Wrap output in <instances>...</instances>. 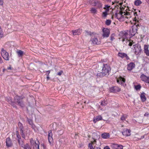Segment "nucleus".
<instances>
[{
    "label": "nucleus",
    "mask_w": 149,
    "mask_h": 149,
    "mask_svg": "<svg viewBox=\"0 0 149 149\" xmlns=\"http://www.w3.org/2000/svg\"><path fill=\"white\" fill-rule=\"evenodd\" d=\"M112 4H115V7L118 8L119 7L120 8V10H118L115 14V16L120 21H123L125 20L126 19H129L131 17V15L133 13L134 16L137 15L136 12L132 13L130 10H127V9L125 10H122L121 8V6L123 3H119L117 1L112 2Z\"/></svg>",
    "instance_id": "obj_1"
},
{
    "label": "nucleus",
    "mask_w": 149,
    "mask_h": 149,
    "mask_svg": "<svg viewBox=\"0 0 149 149\" xmlns=\"http://www.w3.org/2000/svg\"><path fill=\"white\" fill-rule=\"evenodd\" d=\"M132 49L135 55H139L140 54L141 49L140 45L136 44L133 45Z\"/></svg>",
    "instance_id": "obj_2"
},
{
    "label": "nucleus",
    "mask_w": 149,
    "mask_h": 149,
    "mask_svg": "<svg viewBox=\"0 0 149 149\" xmlns=\"http://www.w3.org/2000/svg\"><path fill=\"white\" fill-rule=\"evenodd\" d=\"M110 70V67L107 64L103 65V66L102 69V71L101 72L103 76H105L108 74V73Z\"/></svg>",
    "instance_id": "obj_3"
},
{
    "label": "nucleus",
    "mask_w": 149,
    "mask_h": 149,
    "mask_svg": "<svg viewBox=\"0 0 149 149\" xmlns=\"http://www.w3.org/2000/svg\"><path fill=\"white\" fill-rule=\"evenodd\" d=\"M1 54L3 58L6 60L8 61L9 60L10 57L8 53L3 49H1Z\"/></svg>",
    "instance_id": "obj_4"
},
{
    "label": "nucleus",
    "mask_w": 149,
    "mask_h": 149,
    "mask_svg": "<svg viewBox=\"0 0 149 149\" xmlns=\"http://www.w3.org/2000/svg\"><path fill=\"white\" fill-rule=\"evenodd\" d=\"M30 141L31 145L33 146L34 148H37V149H39V143L37 139L35 141L33 139L31 138L30 140Z\"/></svg>",
    "instance_id": "obj_5"
},
{
    "label": "nucleus",
    "mask_w": 149,
    "mask_h": 149,
    "mask_svg": "<svg viewBox=\"0 0 149 149\" xmlns=\"http://www.w3.org/2000/svg\"><path fill=\"white\" fill-rule=\"evenodd\" d=\"M110 8V6L108 5H106L104 8V9L105 10V11L102 13V16L104 18H105L107 17L108 14V12Z\"/></svg>",
    "instance_id": "obj_6"
},
{
    "label": "nucleus",
    "mask_w": 149,
    "mask_h": 149,
    "mask_svg": "<svg viewBox=\"0 0 149 149\" xmlns=\"http://www.w3.org/2000/svg\"><path fill=\"white\" fill-rule=\"evenodd\" d=\"M15 102H17L18 104L21 107H23V104L22 102L20 97L18 96H16L14 98Z\"/></svg>",
    "instance_id": "obj_7"
},
{
    "label": "nucleus",
    "mask_w": 149,
    "mask_h": 149,
    "mask_svg": "<svg viewBox=\"0 0 149 149\" xmlns=\"http://www.w3.org/2000/svg\"><path fill=\"white\" fill-rule=\"evenodd\" d=\"M103 34L102 36L104 37H108L109 35L110 31L107 28H104L103 29Z\"/></svg>",
    "instance_id": "obj_8"
},
{
    "label": "nucleus",
    "mask_w": 149,
    "mask_h": 149,
    "mask_svg": "<svg viewBox=\"0 0 149 149\" xmlns=\"http://www.w3.org/2000/svg\"><path fill=\"white\" fill-rule=\"evenodd\" d=\"M137 30V28L136 26H133L132 29L130 30V32L131 35L134 36L136 33Z\"/></svg>",
    "instance_id": "obj_9"
},
{
    "label": "nucleus",
    "mask_w": 149,
    "mask_h": 149,
    "mask_svg": "<svg viewBox=\"0 0 149 149\" xmlns=\"http://www.w3.org/2000/svg\"><path fill=\"white\" fill-rule=\"evenodd\" d=\"M118 56L119 57L121 58H125L127 60L129 59L127 54L124 53L119 52L118 53Z\"/></svg>",
    "instance_id": "obj_10"
},
{
    "label": "nucleus",
    "mask_w": 149,
    "mask_h": 149,
    "mask_svg": "<svg viewBox=\"0 0 149 149\" xmlns=\"http://www.w3.org/2000/svg\"><path fill=\"white\" fill-rule=\"evenodd\" d=\"M120 90V88L117 86L112 87L109 88V91L111 92H117L119 91Z\"/></svg>",
    "instance_id": "obj_11"
},
{
    "label": "nucleus",
    "mask_w": 149,
    "mask_h": 149,
    "mask_svg": "<svg viewBox=\"0 0 149 149\" xmlns=\"http://www.w3.org/2000/svg\"><path fill=\"white\" fill-rule=\"evenodd\" d=\"M48 141L50 144L52 143L53 142V139L52 138V134L51 131L50 130L48 132Z\"/></svg>",
    "instance_id": "obj_12"
},
{
    "label": "nucleus",
    "mask_w": 149,
    "mask_h": 149,
    "mask_svg": "<svg viewBox=\"0 0 149 149\" xmlns=\"http://www.w3.org/2000/svg\"><path fill=\"white\" fill-rule=\"evenodd\" d=\"M130 130L127 129H125L122 132L123 134L126 136H128L130 135Z\"/></svg>",
    "instance_id": "obj_13"
},
{
    "label": "nucleus",
    "mask_w": 149,
    "mask_h": 149,
    "mask_svg": "<svg viewBox=\"0 0 149 149\" xmlns=\"http://www.w3.org/2000/svg\"><path fill=\"white\" fill-rule=\"evenodd\" d=\"M111 147L113 149H123V147L122 145L116 144H113L111 145Z\"/></svg>",
    "instance_id": "obj_14"
},
{
    "label": "nucleus",
    "mask_w": 149,
    "mask_h": 149,
    "mask_svg": "<svg viewBox=\"0 0 149 149\" xmlns=\"http://www.w3.org/2000/svg\"><path fill=\"white\" fill-rule=\"evenodd\" d=\"M149 45H145L144 46V51L146 54L148 56H149V50L148 49Z\"/></svg>",
    "instance_id": "obj_15"
},
{
    "label": "nucleus",
    "mask_w": 149,
    "mask_h": 149,
    "mask_svg": "<svg viewBox=\"0 0 149 149\" xmlns=\"http://www.w3.org/2000/svg\"><path fill=\"white\" fill-rule=\"evenodd\" d=\"M72 33L74 35H79L82 32V30L81 29H79L72 31Z\"/></svg>",
    "instance_id": "obj_16"
},
{
    "label": "nucleus",
    "mask_w": 149,
    "mask_h": 149,
    "mask_svg": "<svg viewBox=\"0 0 149 149\" xmlns=\"http://www.w3.org/2000/svg\"><path fill=\"white\" fill-rule=\"evenodd\" d=\"M117 82L119 84L123 85L125 83V80L124 78L120 77L117 79Z\"/></svg>",
    "instance_id": "obj_17"
},
{
    "label": "nucleus",
    "mask_w": 149,
    "mask_h": 149,
    "mask_svg": "<svg viewBox=\"0 0 149 149\" xmlns=\"http://www.w3.org/2000/svg\"><path fill=\"white\" fill-rule=\"evenodd\" d=\"M6 146L8 147H10L12 146V143L11 139L10 138H7L6 139Z\"/></svg>",
    "instance_id": "obj_18"
},
{
    "label": "nucleus",
    "mask_w": 149,
    "mask_h": 149,
    "mask_svg": "<svg viewBox=\"0 0 149 149\" xmlns=\"http://www.w3.org/2000/svg\"><path fill=\"white\" fill-rule=\"evenodd\" d=\"M102 119V117L100 115H99L93 118V122L95 123L101 120Z\"/></svg>",
    "instance_id": "obj_19"
},
{
    "label": "nucleus",
    "mask_w": 149,
    "mask_h": 149,
    "mask_svg": "<svg viewBox=\"0 0 149 149\" xmlns=\"http://www.w3.org/2000/svg\"><path fill=\"white\" fill-rule=\"evenodd\" d=\"M93 43L94 44H98L100 43V41L98 40L96 37H94L91 39Z\"/></svg>",
    "instance_id": "obj_20"
},
{
    "label": "nucleus",
    "mask_w": 149,
    "mask_h": 149,
    "mask_svg": "<svg viewBox=\"0 0 149 149\" xmlns=\"http://www.w3.org/2000/svg\"><path fill=\"white\" fill-rule=\"evenodd\" d=\"M135 67V64L133 63H129L127 66V69L128 70L130 71Z\"/></svg>",
    "instance_id": "obj_21"
},
{
    "label": "nucleus",
    "mask_w": 149,
    "mask_h": 149,
    "mask_svg": "<svg viewBox=\"0 0 149 149\" xmlns=\"http://www.w3.org/2000/svg\"><path fill=\"white\" fill-rule=\"evenodd\" d=\"M102 136L104 139H107L109 137V133H104L102 134Z\"/></svg>",
    "instance_id": "obj_22"
},
{
    "label": "nucleus",
    "mask_w": 149,
    "mask_h": 149,
    "mask_svg": "<svg viewBox=\"0 0 149 149\" xmlns=\"http://www.w3.org/2000/svg\"><path fill=\"white\" fill-rule=\"evenodd\" d=\"M16 135H17V137L18 139V143H19V145L20 146H21L22 147H23V141H22L21 142H20V140H21V139L20 138V136L19 135V134H18L17 133V134H16Z\"/></svg>",
    "instance_id": "obj_23"
},
{
    "label": "nucleus",
    "mask_w": 149,
    "mask_h": 149,
    "mask_svg": "<svg viewBox=\"0 0 149 149\" xmlns=\"http://www.w3.org/2000/svg\"><path fill=\"white\" fill-rule=\"evenodd\" d=\"M140 97L142 101L144 102L146 100V98L145 96V94L144 93H142L141 94Z\"/></svg>",
    "instance_id": "obj_24"
},
{
    "label": "nucleus",
    "mask_w": 149,
    "mask_h": 149,
    "mask_svg": "<svg viewBox=\"0 0 149 149\" xmlns=\"http://www.w3.org/2000/svg\"><path fill=\"white\" fill-rule=\"evenodd\" d=\"M16 52L19 57L22 56L24 54V52L21 50H19L17 51Z\"/></svg>",
    "instance_id": "obj_25"
},
{
    "label": "nucleus",
    "mask_w": 149,
    "mask_h": 149,
    "mask_svg": "<svg viewBox=\"0 0 149 149\" xmlns=\"http://www.w3.org/2000/svg\"><path fill=\"white\" fill-rule=\"evenodd\" d=\"M148 77L146 76L144 74H142L140 76L141 79L143 81L145 82L146 80L147 79Z\"/></svg>",
    "instance_id": "obj_26"
},
{
    "label": "nucleus",
    "mask_w": 149,
    "mask_h": 149,
    "mask_svg": "<svg viewBox=\"0 0 149 149\" xmlns=\"http://www.w3.org/2000/svg\"><path fill=\"white\" fill-rule=\"evenodd\" d=\"M141 3L142 2L140 0H136L134 2V5L136 6H139Z\"/></svg>",
    "instance_id": "obj_27"
},
{
    "label": "nucleus",
    "mask_w": 149,
    "mask_h": 149,
    "mask_svg": "<svg viewBox=\"0 0 149 149\" xmlns=\"http://www.w3.org/2000/svg\"><path fill=\"white\" fill-rule=\"evenodd\" d=\"M96 142V140L95 139L93 141H91V143H89L88 145V147L90 149H94L93 147L92 144Z\"/></svg>",
    "instance_id": "obj_28"
},
{
    "label": "nucleus",
    "mask_w": 149,
    "mask_h": 149,
    "mask_svg": "<svg viewBox=\"0 0 149 149\" xmlns=\"http://www.w3.org/2000/svg\"><path fill=\"white\" fill-rule=\"evenodd\" d=\"M127 116L126 115H123L121 117L120 119L123 122H124L126 120V119L127 118Z\"/></svg>",
    "instance_id": "obj_29"
},
{
    "label": "nucleus",
    "mask_w": 149,
    "mask_h": 149,
    "mask_svg": "<svg viewBox=\"0 0 149 149\" xmlns=\"http://www.w3.org/2000/svg\"><path fill=\"white\" fill-rule=\"evenodd\" d=\"M3 37V32L1 27L0 26V38Z\"/></svg>",
    "instance_id": "obj_30"
},
{
    "label": "nucleus",
    "mask_w": 149,
    "mask_h": 149,
    "mask_svg": "<svg viewBox=\"0 0 149 149\" xmlns=\"http://www.w3.org/2000/svg\"><path fill=\"white\" fill-rule=\"evenodd\" d=\"M90 11L92 13L94 14H96L97 12L96 9L93 8H92Z\"/></svg>",
    "instance_id": "obj_31"
},
{
    "label": "nucleus",
    "mask_w": 149,
    "mask_h": 149,
    "mask_svg": "<svg viewBox=\"0 0 149 149\" xmlns=\"http://www.w3.org/2000/svg\"><path fill=\"white\" fill-rule=\"evenodd\" d=\"M23 147H24V149H31L29 146L28 144H26L24 146L23 145Z\"/></svg>",
    "instance_id": "obj_32"
},
{
    "label": "nucleus",
    "mask_w": 149,
    "mask_h": 149,
    "mask_svg": "<svg viewBox=\"0 0 149 149\" xmlns=\"http://www.w3.org/2000/svg\"><path fill=\"white\" fill-rule=\"evenodd\" d=\"M27 121H28L29 124L31 125H33V123L32 120L28 119Z\"/></svg>",
    "instance_id": "obj_33"
},
{
    "label": "nucleus",
    "mask_w": 149,
    "mask_h": 149,
    "mask_svg": "<svg viewBox=\"0 0 149 149\" xmlns=\"http://www.w3.org/2000/svg\"><path fill=\"white\" fill-rule=\"evenodd\" d=\"M111 22V21L110 20H107L106 21V24L107 25H109Z\"/></svg>",
    "instance_id": "obj_34"
},
{
    "label": "nucleus",
    "mask_w": 149,
    "mask_h": 149,
    "mask_svg": "<svg viewBox=\"0 0 149 149\" xmlns=\"http://www.w3.org/2000/svg\"><path fill=\"white\" fill-rule=\"evenodd\" d=\"M141 86L140 85H138L135 86V88L136 90L140 89L141 88Z\"/></svg>",
    "instance_id": "obj_35"
},
{
    "label": "nucleus",
    "mask_w": 149,
    "mask_h": 149,
    "mask_svg": "<svg viewBox=\"0 0 149 149\" xmlns=\"http://www.w3.org/2000/svg\"><path fill=\"white\" fill-rule=\"evenodd\" d=\"M18 125L20 129H22L23 128L22 125L20 123H18Z\"/></svg>",
    "instance_id": "obj_36"
},
{
    "label": "nucleus",
    "mask_w": 149,
    "mask_h": 149,
    "mask_svg": "<svg viewBox=\"0 0 149 149\" xmlns=\"http://www.w3.org/2000/svg\"><path fill=\"white\" fill-rule=\"evenodd\" d=\"M126 36L125 35L123 36V38L122 40L123 42H124L125 40V39L126 38Z\"/></svg>",
    "instance_id": "obj_37"
},
{
    "label": "nucleus",
    "mask_w": 149,
    "mask_h": 149,
    "mask_svg": "<svg viewBox=\"0 0 149 149\" xmlns=\"http://www.w3.org/2000/svg\"><path fill=\"white\" fill-rule=\"evenodd\" d=\"M63 73V72L62 70L60 71L59 72L57 73V75L59 76H60Z\"/></svg>",
    "instance_id": "obj_38"
},
{
    "label": "nucleus",
    "mask_w": 149,
    "mask_h": 149,
    "mask_svg": "<svg viewBox=\"0 0 149 149\" xmlns=\"http://www.w3.org/2000/svg\"><path fill=\"white\" fill-rule=\"evenodd\" d=\"M3 0H0V5L2 6L3 5Z\"/></svg>",
    "instance_id": "obj_39"
},
{
    "label": "nucleus",
    "mask_w": 149,
    "mask_h": 149,
    "mask_svg": "<svg viewBox=\"0 0 149 149\" xmlns=\"http://www.w3.org/2000/svg\"><path fill=\"white\" fill-rule=\"evenodd\" d=\"M114 35H112L111 36V40H113V39H114Z\"/></svg>",
    "instance_id": "obj_40"
},
{
    "label": "nucleus",
    "mask_w": 149,
    "mask_h": 149,
    "mask_svg": "<svg viewBox=\"0 0 149 149\" xmlns=\"http://www.w3.org/2000/svg\"><path fill=\"white\" fill-rule=\"evenodd\" d=\"M145 82H146L147 83L149 84V77H148L147 79L146 80V81H145Z\"/></svg>",
    "instance_id": "obj_41"
},
{
    "label": "nucleus",
    "mask_w": 149,
    "mask_h": 149,
    "mask_svg": "<svg viewBox=\"0 0 149 149\" xmlns=\"http://www.w3.org/2000/svg\"><path fill=\"white\" fill-rule=\"evenodd\" d=\"M134 43V42L133 41H132V42H130L129 45L130 46H131Z\"/></svg>",
    "instance_id": "obj_42"
},
{
    "label": "nucleus",
    "mask_w": 149,
    "mask_h": 149,
    "mask_svg": "<svg viewBox=\"0 0 149 149\" xmlns=\"http://www.w3.org/2000/svg\"><path fill=\"white\" fill-rule=\"evenodd\" d=\"M149 115V113H148L147 112V113H145V114L144 115V116H148Z\"/></svg>",
    "instance_id": "obj_43"
},
{
    "label": "nucleus",
    "mask_w": 149,
    "mask_h": 149,
    "mask_svg": "<svg viewBox=\"0 0 149 149\" xmlns=\"http://www.w3.org/2000/svg\"><path fill=\"white\" fill-rule=\"evenodd\" d=\"M104 149H110L108 146H106L104 148Z\"/></svg>",
    "instance_id": "obj_44"
},
{
    "label": "nucleus",
    "mask_w": 149,
    "mask_h": 149,
    "mask_svg": "<svg viewBox=\"0 0 149 149\" xmlns=\"http://www.w3.org/2000/svg\"><path fill=\"white\" fill-rule=\"evenodd\" d=\"M3 63V61L2 60V58H1V57L0 56V63Z\"/></svg>",
    "instance_id": "obj_45"
},
{
    "label": "nucleus",
    "mask_w": 149,
    "mask_h": 149,
    "mask_svg": "<svg viewBox=\"0 0 149 149\" xmlns=\"http://www.w3.org/2000/svg\"><path fill=\"white\" fill-rule=\"evenodd\" d=\"M8 102H9V103H10L12 105H13V103L11 101V100L10 101L7 100Z\"/></svg>",
    "instance_id": "obj_46"
},
{
    "label": "nucleus",
    "mask_w": 149,
    "mask_h": 149,
    "mask_svg": "<svg viewBox=\"0 0 149 149\" xmlns=\"http://www.w3.org/2000/svg\"><path fill=\"white\" fill-rule=\"evenodd\" d=\"M105 104L106 103H105V102L104 101L102 102L101 103V104L103 105H105Z\"/></svg>",
    "instance_id": "obj_47"
},
{
    "label": "nucleus",
    "mask_w": 149,
    "mask_h": 149,
    "mask_svg": "<svg viewBox=\"0 0 149 149\" xmlns=\"http://www.w3.org/2000/svg\"><path fill=\"white\" fill-rule=\"evenodd\" d=\"M32 126V128L33 129H34L35 128V126L34 125V124H33V125H31Z\"/></svg>",
    "instance_id": "obj_48"
},
{
    "label": "nucleus",
    "mask_w": 149,
    "mask_h": 149,
    "mask_svg": "<svg viewBox=\"0 0 149 149\" xmlns=\"http://www.w3.org/2000/svg\"><path fill=\"white\" fill-rule=\"evenodd\" d=\"M7 69L8 70H11V67H9L7 68Z\"/></svg>",
    "instance_id": "obj_49"
},
{
    "label": "nucleus",
    "mask_w": 149,
    "mask_h": 149,
    "mask_svg": "<svg viewBox=\"0 0 149 149\" xmlns=\"http://www.w3.org/2000/svg\"><path fill=\"white\" fill-rule=\"evenodd\" d=\"M49 78H50L49 77V75H48V74L47 77V80L49 79Z\"/></svg>",
    "instance_id": "obj_50"
},
{
    "label": "nucleus",
    "mask_w": 149,
    "mask_h": 149,
    "mask_svg": "<svg viewBox=\"0 0 149 149\" xmlns=\"http://www.w3.org/2000/svg\"><path fill=\"white\" fill-rule=\"evenodd\" d=\"M47 72H48V75H49V73H50V70H48V71H47Z\"/></svg>",
    "instance_id": "obj_51"
},
{
    "label": "nucleus",
    "mask_w": 149,
    "mask_h": 149,
    "mask_svg": "<svg viewBox=\"0 0 149 149\" xmlns=\"http://www.w3.org/2000/svg\"><path fill=\"white\" fill-rule=\"evenodd\" d=\"M134 26H136L137 27V26H139L140 25L139 24H137V25L136 24V25H134Z\"/></svg>",
    "instance_id": "obj_52"
},
{
    "label": "nucleus",
    "mask_w": 149,
    "mask_h": 149,
    "mask_svg": "<svg viewBox=\"0 0 149 149\" xmlns=\"http://www.w3.org/2000/svg\"><path fill=\"white\" fill-rule=\"evenodd\" d=\"M97 149H101L100 148V147H97Z\"/></svg>",
    "instance_id": "obj_53"
},
{
    "label": "nucleus",
    "mask_w": 149,
    "mask_h": 149,
    "mask_svg": "<svg viewBox=\"0 0 149 149\" xmlns=\"http://www.w3.org/2000/svg\"><path fill=\"white\" fill-rule=\"evenodd\" d=\"M5 69H3V72H4V71H5Z\"/></svg>",
    "instance_id": "obj_54"
},
{
    "label": "nucleus",
    "mask_w": 149,
    "mask_h": 149,
    "mask_svg": "<svg viewBox=\"0 0 149 149\" xmlns=\"http://www.w3.org/2000/svg\"><path fill=\"white\" fill-rule=\"evenodd\" d=\"M22 137H23L24 138V135L22 136Z\"/></svg>",
    "instance_id": "obj_55"
},
{
    "label": "nucleus",
    "mask_w": 149,
    "mask_h": 149,
    "mask_svg": "<svg viewBox=\"0 0 149 149\" xmlns=\"http://www.w3.org/2000/svg\"><path fill=\"white\" fill-rule=\"evenodd\" d=\"M108 1H110L111 0H107Z\"/></svg>",
    "instance_id": "obj_56"
},
{
    "label": "nucleus",
    "mask_w": 149,
    "mask_h": 149,
    "mask_svg": "<svg viewBox=\"0 0 149 149\" xmlns=\"http://www.w3.org/2000/svg\"><path fill=\"white\" fill-rule=\"evenodd\" d=\"M147 1H149V0H147Z\"/></svg>",
    "instance_id": "obj_57"
}]
</instances>
